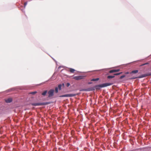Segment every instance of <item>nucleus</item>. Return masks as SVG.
<instances>
[{"label": "nucleus", "instance_id": "obj_1", "mask_svg": "<svg viewBox=\"0 0 151 151\" xmlns=\"http://www.w3.org/2000/svg\"><path fill=\"white\" fill-rule=\"evenodd\" d=\"M112 84V83H104L102 84L96 85L95 86V88L96 90H99L101 88L109 86Z\"/></svg>", "mask_w": 151, "mask_h": 151}, {"label": "nucleus", "instance_id": "obj_2", "mask_svg": "<svg viewBox=\"0 0 151 151\" xmlns=\"http://www.w3.org/2000/svg\"><path fill=\"white\" fill-rule=\"evenodd\" d=\"M49 104V102L45 103H32L31 105L33 106H43L48 104Z\"/></svg>", "mask_w": 151, "mask_h": 151}, {"label": "nucleus", "instance_id": "obj_3", "mask_svg": "<svg viewBox=\"0 0 151 151\" xmlns=\"http://www.w3.org/2000/svg\"><path fill=\"white\" fill-rule=\"evenodd\" d=\"M150 75H151V73H149L147 74H143V75H141L140 76H139L137 77L134 78H132V79H135L136 78H141L146 77L147 76H150Z\"/></svg>", "mask_w": 151, "mask_h": 151}, {"label": "nucleus", "instance_id": "obj_4", "mask_svg": "<svg viewBox=\"0 0 151 151\" xmlns=\"http://www.w3.org/2000/svg\"><path fill=\"white\" fill-rule=\"evenodd\" d=\"M54 90L53 89L50 90L48 92V97L49 98H51L54 95Z\"/></svg>", "mask_w": 151, "mask_h": 151}, {"label": "nucleus", "instance_id": "obj_5", "mask_svg": "<svg viewBox=\"0 0 151 151\" xmlns=\"http://www.w3.org/2000/svg\"><path fill=\"white\" fill-rule=\"evenodd\" d=\"M77 94H67L64 95H62L61 96H59L60 97H73L76 96Z\"/></svg>", "mask_w": 151, "mask_h": 151}, {"label": "nucleus", "instance_id": "obj_6", "mask_svg": "<svg viewBox=\"0 0 151 151\" xmlns=\"http://www.w3.org/2000/svg\"><path fill=\"white\" fill-rule=\"evenodd\" d=\"M83 76H77L74 77L73 79L76 80H78L83 79Z\"/></svg>", "mask_w": 151, "mask_h": 151}, {"label": "nucleus", "instance_id": "obj_7", "mask_svg": "<svg viewBox=\"0 0 151 151\" xmlns=\"http://www.w3.org/2000/svg\"><path fill=\"white\" fill-rule=\"evenodd\" d=\"M120 70L119 69L112 70L109 71V73H110L116 72H119Z\"/></svg>", "mask_w": 151, "mask_h": 151}, {"label": "nucleus", "instance_id": "obj_8", "mask_svg": "<svg viewBox=\"0 0 151 151\" xmlns=\"http://www.w3.org/2000/svg\"><path fill=\"white\" fill-rule=\"evenodd\" d=\"M12 101V99L11 98H9L5 100V101L6 103H10Z\"/></svg>", "mask_w": 151, "mask_h": 151}, {"label": "nucleus", "instance_id": "obj_9", "mask_svg": "<svg viewBox=\"0 0 151 151\" xmlns=\"http://www.w3.org/2000/svg\"><path fill=\"white\" fill-rule=\"evenodd\" d=\"M69 71L70 73H73L75 71V70L73 69L72 68H70Z\"/></svg>", "mask_w": 151, "mask_h": 151}, {"label": "nucleus", "instance_id": "obj_10", "mask_svg": "<svg viewBox=\"0 0 151 151\" xmlns=\"http://www.w3.org/2000/svg\"><path fill=\"white\" fill-rule=\"evenodd\" d=\"M47 90L44 91L42 93V95L43 96H45L47 93Z\"/></svg>", "mask_w": 151, "mask_h": 151}, {"label": "nucleus", "instance_id": "obj_11", "mask_svg": "<svg viewBox=\"0 0 151 151\" xmlns=\"http://www.w3.org/2000/svg\"><path fill=\"white\" fill-rule=\"evenodd\" d=\"M138 72V71L137 70H134L132 71L131 72V73H137Z\"/></svg>", "mask_w": 151, "mask_h": 151}, {"label": "nucleus", "instance_id": "obj_12", "mask_svg": "<svg viewBox=\"0 0 151 151\" xmlns=\"http://www.w3.org/2000/svg\"><path fill=\"white\" fill-rule=\"evenodd\" d=\"M114 77V76H108L107 78L109 79H110L113 78Z\"/></svg>", "mask_w": 151, "mask_h": 151}, {"label": "nucleus", "instance_id": "obj_13", "mask_svg": "<svg viewBox=\"0 0 151 151\" xmlns=\"http://www.w3.org/2000/svg\"><path fill=\"white\" fill-rule=\"evenodd\" d=\"M99 80V78H96V79H94V78L93 79L91 80V81H98Z\"/></svg>", "mask_w": 151, "mask_h": 151}, {"label": "nucleus", "instance_id": "obj_14", "mask_svg": "<svg viewBox=\"0 0 151 151\" xmlns=\"http://www.w3.org/2000/svg\"><path fill=\"white\" fill-rule=\"evenodd\" d=\"M61 87H62V85L61 84H59L58 85V88L60 90H61Z\"/></svg>", "mask_w": 151, "mask_h": 151}, {"label": "nucleus", "instance_id": "obj_15", "mask_svg": "<svg viewBox=\"0 0 151 151\" xmlns=\"http://www.w3.org/2000/svg\"><path fill=\"white\" fill-rule=\"evenodd\" d=\"M55 92L56 93H57L58 92V88L57 87L55 88Z\"/></svg>", "mask_w": 151, "mask_h": 151}, {"label": "nucleus", "instance_id": "obj_16", "mask_svg": "<svg viewBox=\"0 0 151 151\" xmlns=\"http://www.w3.org/2000/svg\"><path fill=\"white\" fill-rule=\"evenodd\" d=\"M37 93V92L36 91H34V92H31V93H30L31 94L34 95V94H35Z\"/></svg>", "mask_w": 151, "mask_h": 151}, {"label": "nucleus", "instance_id": "obj_17", "mask_svg": "<svg viewBox=\"0 0 151 151\" xmlns=\"http://www.w3.org/2000/svg\"><path fill=\"white\" fill-rule=\"evenodd\" d=\"M27 4V2H25L24 3V8L25 7V6H26Z\"/></svg>", "mask_w": 151, "mask_h": 151}, {"label": "nucleus", "instance_id": "obj_18", "mask_svg": "<svg viewBox=\"0 0 151 151\" xmlns=\"http://www.w3.org/2000/svg\"><path fill=\"white\" fill-rule=\"evenodd\" d=\"M121 73H116L114 74V75H120Z\"/></svg>", "mask_w": 151, "mask_h": 151}, {"label": "nucleus", "instance_id": "obj_19", "mask_svg": "<svg viewBox=\"0 0 151 151\" xmlns=\"http://www.w3.org/2000/svg\"><path fill=\"white\" fill-rule=\"evenodd\" d=\"M70 85V84L69 83H67L66 84V86L67 87H68Z\"/></svg>", "mask_w": 151, "mask_h": 151}, {"label": "nucleus", "instance_id": "obj_20", "mask_svg": "<svg viewBox=\"0 0 151 151\" xmlns=\"http://www.w3.org/2000/svg\"><path fill=\"white\" fill-rule=\"evenodd\" d=\"M124 77H125L124 76H121L120 78H124Z\"/></svg>", "mask_w": 151, "mask_h": 151}, {"label": "nucleus", "instance_id": "obj_21", "mask_svg": "<svg viewBox=\"0 0 151 151\" xmlns=\"http://www.w3.org/2000/svg\"><path fill=\"white\" fill-rule=\"evenodd\" d=\"M146 64V63H145V64H144L142 65H145V64Z\"/></svg>", "mask_w": 151, "mask_h": 151}, {"label": "nucleus", "instance_id": "obj_22", "mask_svg": "<svg viewBox=\"0 0 151 151\" xmlns=\"http://www.w3.org/2000/svg\"><path fill=\"white\" fill-rule=\"evenodd\" d=\"M84 91H87V90H84Z\"/></svg>", "mask_w": 151, "mask_h": 151}, {"label": "nucleus", "instance_id": "obj_23", "mask_svg": "<svg viewBox=\"0 0 151 151\" xmlns=\"http://www.w3.org/2000/svg\"><path fill=\"white\" fill-rule=\"evenodd\" d=\"M91 83H89V84H91Z\"/></svg>", "mask_w": 151, "mask_h": 151}]
</instances>
